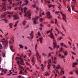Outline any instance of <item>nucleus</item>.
<instances>
[{
	"mask_svg": "<svg viewBox=\"0 0 78 78\" xmlns=\"http://www.w3.org/2000/svg\"><path fill=\"white\" fill-rule=\"evenodd\" d=\"M49 36H50V37H51L52 39H53L54 41H53V44L54 45L53 48L55 49V48L56 47V42H55V40H54V36H53L52 32L49 35Z\"/></svg>",
	"mask_w": 78,
	"mask_h": 78,
	"instance_id": "1",
	"label": "nucleus"
},
{
	"mask_svg": "<svg viewBox=\"0 0 78 78\" xmlns=\"http://www.w3.org/2000/svg\"><path fill=\"white\" fill-rule=\"evenodd\" d=\"M60 13L62 14L63 18L62 19L63 20H64L65 22H67V18H66V15L62 13V12H60Z\"/></svg>",
	"mask_w": 78,
	"mask_h": 78,
	"instance_id": "2",
	"label": "nucleus"
},
{
	"mask_svg": "<svg viewBox=\"0 0 78 78\" xmlns=\"http://www.w3.org/2000/svg\"><path fill=\"white\" fill-rule=\"evenodd\" d=\"M46 15L47 16V18L48 19L52 17L51 15H50V12H49L46 13Z\"/></svg>",
	"mask_w": 78,
	"mask_h": 78,
	"instance_id": "3",
	"label": "nucleus"
},
{
	"mask_svg": "<svg viewBox=\"0 0 78 78\" xmlns=\"http://www.w3.org/2000/svg\"><path fill=\"white\" fill-rule=\"evenodd\" d=\"M39 17H40L39 16H37L35 18H34L32 19V20H34L33 22L35 24H36V23H36V20H37V19H38V18H39Z\"/></svg>",
	"mask_w": 78,
	"mask_h": 78,
	"instance_id": "4",
	"label": "nucleus"
},
{
	"mask_svg": "<svg viewBox=\"0 0 78 78\" xmlns=\"http://www.w3.org/2000/svg\"><path fill=\"white\" fill-rule=\"evenodd\" d=\"M25 2H26V3H24V4H23L22 6H24V5H28V1L27 0H24Z\"/></svg>",
	"mask_w": 78,
	"mask_h": 78,
	"instance_id": "5",
	"label": "nucleus"
},
{
	"mask_svg": "<svg viewBox=\"0 0 78 78\" xmlns=\"http://www.w3.org/2000/svg\"><path fill=\"white\" fill-rule=\"evenodd\" d=\"M31 33L30 34V36L31 39H32L33 38V31H31Z\"/></svg>",
	"mask_w": 78,
	"mask_h": 78,
	"instance_id": "6",
	"label": "nucleus"
},
{
	"mask_svg": "<svg viewBox=\"0 0 78 78\" xmlns=\"http://www.w3.org/2000/svg\"><path fill=\"white\" fill-rule=\"evenodd\" d=\"M27 14L28 15V16L29 17L28 19H29L30 20L31 19V17H30V16H31V13L30 12H27Z\"/></svg>",
	"mask_w": 78,
	"mask_h": 78,
	"instance_id": "7",
	"label": "nucleus"
},
{
	"mask_svg": "<svg viewBox=\"0 0 78 78\" xmlns=\"http://www.w3.org/2000/svg\"><path fill=\"white\" fill-rule=\"evenodd\" d=\"M77 64H78V63H77V62L73 63V67H76V66H75L77 65Z\"/></svg>",
	"mask_w": 78,
	"mask_h": 78,
	"instance_id": "8",
	"label": "nucleus"
},
{
	"mask_svg": "<svg viewBox=\"0 0 78 78\" xmlns=\"http://www.w3.org/2000/svg\"><path fill=\"white\" fill-rule=\"evenodd\" d=\"M13 17H14L15 19L17 20L19 19V17H17V16L16 15H15L13 16Z\"/></svg>",
	"mask_w": 78,
	"mask_h": 78,
	"instance_id": "9",
	"label": "nucleus"
},
{
	"mask_svg": "<svg viewBox=\"0 0 78 78\" xmlns=\"http://www.w3.org/2000/svg\"><path fill=\"white\" fill-rule=\"evenodd\" d=\"M26 23H27V21L26 20H24L22 22V24L23 26H25L26 25Z\"/></svg>",
	"mask_w": 78,
	"mask_h": 78,
	"instance_id": "10",
	"label": "nucleus"
},
{
	"mask_svg": "<svg viewBox=\"0 0 78 78\" xmlns=\"http://www.w3.org/2000/svg\"><path fill=\"white\" fill-rule=\"evenodd\" d=\"M42 40H43V37H41V38L40 37L39 41H40V42L41 44H42Z\"/></svg>",
	"mask_w": 78,
	"mask_h": 78,
	"instance_id": "11",
	"label": "nucleus"
},
{
	"mask_svg": "<svg viewBox=\"0 0 78 78\" xmlns=\"http://www.w3.org/2000/svg\"><path fill=\"white\" fill-rule=\"evenodd\" d=\"M9 26L10 28H12V24L11 23H9Z\"/></svg>",
	"mask_w": 78,
	"mask_h": 78,
	"instance_id": "12",
	"label": "nucleus"
},
{
	"mask_svg": "<svg viewBox=\"0 0 78 78\" xmlns=\"http://www.w3.org/2000/svg\"><path fill=\"white\" fill-rule=\"evenodd\" d=\"M6 13L8 14H13V12H9L7 11L6 12Z\"/></svg>",
	"mask_w": 78,
	"mask_h": 78,
	"instance_id": "13",
	"label": "nucleus"
},
{
	"mask_svg": "<svg viewBox=\"0 0 78 78\" xmlns=\"http://www.w3.org/2000/svg\"><path fill=\"white\" fill-rule=\"evenodd\" d=\"M4 15H2L1 16V19H2L3 17H5L6 16V12H4Z\"/></svg>",
	"mask_w": 78,
	"mask_h": 78,
	"instance_id": "14",
	"label": "nucleus"
},
{
	"mask_svg": "<svg viewBox=\"0 0 78 78\" xmlns=\"http://www.w3.org/2000/svg\"><path fill=\"white\" fill-rule=\"evenodd\" d=\"M65 70H64L63 71H61V72H60V73L61 74V75H62V74H63V75H64V73H65Z\"/></svg>",
	"mask_w": 78,
	"mask_h": 78,
	"instance_id": "15",
	"label": "nucleus"
},
{
	"mask_svg": "<svg viewBox=\"0 0 78 78\" xmlns=\"http://www.w3.org/2000/svg\"><path fill=\"white\" fill-rule=\"evenodd\" d=\"M4 20V21H5V23H7V22H8V20L5 18L4 19L2 20Z\"/></svg>",
	"mask_w": 78,
	"mask_h": 78,
	"instance_id": "16",
	"label": "nucleus"
},
{
	"mask_svg": "<svg viewBox=\"0 0 78 78\" xmlns=\"http://www.w3.org/2000/svg\"><path fill=\"white\" fill-rule=\"evenodd\" d=\"M28 9V8L27 7H25L24 9V13H26V11Z\"/></svg>",
	"mask_w": 78,
	"mask_h": 78,
	"instance_id": "17",
	"label": "nucleus"
},
{
	"mask_svg": "<svg viewBox=\"0 0 78 78\" xmlns=\"http://www.w3.org/2000/svg\"><path fill=\"white\" fill-rule=\"evenodd\" d=\"M12 48H13V46H11L10 47V50L12 51V52H14V51L12 50Z\"/></svg>",
	"mask_w": 78,
	"mask_h": 78,
	"instance_id": "18",
	"label": "nucleus"
},
{
	"mask_svg": "<svg viewBox=\"0 0 78 78\" xmlns=\"http://www.w3.org/2000/svg\"><path fill=\"white\" fill-rule=\"evenodd\" d=\"M2 9H4V11H6V7H5V6L3 5Z\"/></svg>",
	"mask_w": 78,
	"mask_h": 78,
	"instance_id": "19",
	"label": "nucleus"
},
{
	"mask_svg": "<svg viewBox=\"0 0 78 78\" xmlns=\"http://www.w3.org/2000/svg\"><path fill=\"white\" fill-rule=\"evenodd\" d=\"M63 53H64V55H67V51H66L65 52L63 51Z\"/></svg>",
	"mask_w": 78,
	"mask_h": 78,
	"instance_id": "20",
	"label": "nucleus"
},
{
	"mask_svg": "<svg viewBox=\"0 0 78 78\" xmlns=\"http://www.w3.org/2000/svg\"><path fill=\"white\" fill-rule=\"evenodd\" d=\"M8 44V42L7 41H6V42L5 41V43H4V44H4L6 46V45H7Z\"/></svg>",
	"mask_w": 78,
	"mask_h": 78,
	"instance_id": "21",
	"label": "nucleus"
},
{
	"mask_svg": "<svg viewBox=\"0 0 78 78\" xmlns=\"http://www.w3.org/2000/svg\"><path fill=\"white\" fill-rule=\"evenodd\" d=\"M1 66H0V70H2V72H4V71H5V69H3L2 68H1Z\"/></svg>",
	"mask_w": 78,
	"mask_h": 78,
	"instance_id": "22",
	"label": "nucleus"
},
{
	"mask_svg": "<svg viewBox=\"0 0 78 78\" xmlns=\"http://www.w3.org/2000/svg\"><path fill=\"white\" fill-rule=\"evenodd\" d=\"M35 52L36 53V55H37V57H38V56H39L40 55H39V54H38V53H37V51H35Z\"/></svg>",
	"mask_w": 78,
	"mask_h": 78,
	"instance_id": "23",
	"label": "nucleus"
},
{
	"mask_svg": "<svg viewBox=\"0 0 78 78\" xmlns=\"http://www.w3.org/2000/svg\"><path fill=\"white\" fill-rule=\"evenodd\" d=\"M19 46L20 47V48H23V46L21 44H19Z\"/></svg>",
	"mask_w": 78,
	"mask_h": 78,
	"instance_id": "24",
	"label": "nucleus"
},
{
	"mask_svg": "<svg viewBox=\"0 0 78 78\" xmlns=\"http://www.w3.org/2000/svg\"><path fill=\"white\" fill-rule=\"evenodd\" d=\"M71 7H72V9H73V10H74V8H75V5H73V6L72 5Z\"/></svg>",
	"mask_w": 78,
	"mask_h": 78,
	"instance_id": "25",
	"label": "nucleus"
},
{
	"mask_svg": "<svg viewBox=\"0 0 78 78\" xmlns=\"http://www.w3.org/2000/svg\"><path fill=\"white\" fill-rule=\"evenodd\" d=\"M18 65H19V67H20V68L22 69H23V67L21 66H20V65H19V64H18Z\"/></svg>",
	"mask_w": 78,
	"mask_h": 78,
	"instance_id": "26",
	"label": "nucleus"
},
{
	"mask_svg": "<svg viewBox=\"0 0 78 78\" xmlns=\"http://www.w3.org/2000/svg\"><path fill=\"white\" fill-rule=\"evenodd\" d=\"M20 75H21V74H23V72H22V71L21 70H20Z\"/></svg>",
	"mask_w": 78,
	"mask_h": 78,
	"instance_id": "27",
	"label": "nucleus"
},
{
	"mask_svg": "<svg viewBox=\"0 0 78 78\" xmlns=\"http://www.w3.org/2000/svg\"><path fill=\"white\" fill-rule=\"evenodd\" d=\"M21 57H22V56L21 55L20 57L18 58V59H20V61L23 60V59H22V58H21Z\"/></svg>",
	"mask_w": 78,
	"mask_h": 78,
	"instance_id": "28",
	"label": "nucleus"
},
{
	"mask_svg": "<svg viewBox=\"0 0 78 78\" xmlns=\"http://www.w3.org/2000/svg\"><path fill=\"white\" fill-rule=\"evenodd\" d=\"M48 57H49V56L51 57V52H50L48 55Z\"/></svg>",
	"mask_w": 78,
	"mask_h": 78,
	"instance_id": "29",
	"label": "nucleus"
},
{
	"mask_svg": "<svg viewBox=\"0 0 78 78\" xmlns=\"http://www.w3.org/2000/svg\"><path fill=\"white\" fill-rule=\"evenodd\" d=\"M57 67L59 69H61V67H60V65H58L57 66Z\"/></svg>",
	"mask_w": 78,
	"mask_h": 78,
	"instance_id": "30",
	"label": "nucleus"
},
{
	"mask_svg": "<svg viewBox=\"0 0 78 78\" xmlns=\"http://www.w3.org/2000/svg\"><path fill=\"white\" fill-rule=\"evenodd\" d=\"M37 44H36L35 46V51H37Z\"/></svg>",
	"mask_w": 78,
	"mask_h": 78,
	"instance_id": "31",
	"label": "nucleus"
},
{
	"mask_svg": "<svg viewBox=\"0 0 78 78\" xmlns=\"http://www.w3.org/2000/svg\"><path fill=\"white\" fill-rule=\"evenodd\" d=\"M42 55L44 56H47V55H46V54H45V53H42Z\"/></svg>",
	"mask_w": 78,
	"mask_h": 78,
	"instance_id": "32",
	"label": "nucleus"
},
{
	"mask_svg": "<svg viewBox=\"0 0 78 78\" xmlns=\"http://www.w3.org/2000/svg\"><path fill=\"white\" fill-rule=\"evenodd\" d=\"M41 66H42V67H41V69H44V65H43V64H42Z\"/></svg>",
	"mask_w": 78,
	"mask_h": 78,
	"instance_id": "33",
	"label": "nucleus"
},
{
	"mask_svg": "<svg viewBox=\"0 0 78 78\" xmlns=\"http://www.w3.org/2000/svg\"><path fill=\"white\" fill-rule=\"evenodd\" d=\"M67 8H68V10L69 11V12H71V10H70V8L69 7V8L68 7H67Z\"/></svg>",
	"mask_w": 78,
	"mask_h": 78,
	"instance_id": "34",
	"label": "nucleus"
},
{
	"mask_svg": "<svg viewBox=\"0 0 78 78\" xmlns=\"http://www.w3.org/2000/svg\"><path fill=\"white\" fill-rule=\"evenodd\" d=\"M2 48H3L2 45V44H0V49H2Z\"/></svg>",
	"mask_w": 78,
	"mask_h": 78,
	"instance_id": "35",
	"label": "nucleus"
},
{
	"mask_svg": "<svg viewBox=\"0 0 78 78\" xmlns=\"http://www.w3.org/2000/svg\"><path fill=\"white\" fill-rule=\"evenodd\" d=\"M50 32H51V30H49L46 33L47 34H48L49 33H50Z\"/></svg>",
	"mask_w": 78,
	"mask_h": 78,
	"instance_id": "36",
	"label": "nucleus"
},
{
	"mask_svg": "<svg viewBox=\"0 0 78 78\" xmlns=\"http://www.w3.org/2000/svg\"><path fill=\"white\" fill-rule=\"evenodd\" d=\"M51 59L49 60V62H48V64H50L51 63Z\"/></svg>",
	"mask_w": 78,
	"mask_h": 78,
	"instance_id": "37",
	"label": "nucleus"
},
{
	"mask_svg": "<svg viewBox=\"0 0 78 78\" xmlns=\"http://www.w3.org/2000/svg\"><path fill=\"white\" fill-rule=\"evenodd\" d=\"M1 42H2V44H3L5 42V41H1Z\"/></svg>",
	"mask_w": 78,
	"mask_h": 78,
	"instance_id": "38",
	"label": "nucleus"
},
{
	"mask_svg": "<svg viewBox=\"0 0 78 78\" xmlns=\"http://www.w3.org/2000/svg\"><path fill=\"white\" fill-rule=\"evenodd\" d=\"M58 39L59 40H61V39H62V37H59V38H58Z\"/></svg>",
	"mask_w": 78,
	"mask_h": 78,
	"instance_id": "39",
	"label": "nucleus"
},
{
	"mask_svg": "<svg viewBox=\"0 0 78 78\" xmlns=\"http://www.w3.org/2000/svg\"><path fill=\"white\" fill-rule=\"evenodd\" d=\"M23 8H21V11L22 12H23Z\"/></svg>",
	"mask_w": 78,
	"mask_h": 78,
	"instance_id": "40",
	"label": "nucleus"
},
{
	"mask_svg": "<svg viewBox=\"0 0 78 78\" xmlns=\"http://www.w3.org/2000/svg\"><path fill=\"white\" fill-rule=\"evenodd\" d=\"M5 54L4 53H3V55H2V56L3 57H5Z\"/></svg>",
	"mask_w": 78,
	"mask_h": 78,
	"instance_id": "41",
	"label": "nucleus"
},
{
	"mask_svg": "<svg viewBox=\"0 0 78 78\" xmlns=\"http://www.w3.org/2000/svg\"><path fill=\"white\" fill-rule=\"evenodd\" d=\"M40 20L41 22H42L43 20V19L42 18H40Z\"/></svg>",
	"mask_w": 78,
	"mask_h": 78,
	"instance_id": "42",
	"label": "nucleus"
},
{
	"mask_svg": "<svg viewBox=\"0 0 78 78\" xmlns=\"http://www.w3.org/2000/svg\"><path fill=\"white\" fill-rule=\"evenodd\" d=\"M40 27H44V25H42V24H40Z\"/></svg>",
	"mask_w": 78,
	"mask_h": 78,
	"instance_id": "43",
	"label": "nucleus"
},
{
	"mask_svg": "<svg viewBox=\"0 0 78 78\" xmlns=\"http://www.w3.org/2000/svg\"><path fill=\"white\" fill-rule=\"evenodd\" d=\"M49 48H50V49L51 50H53V48H51V47H49Z\"/></svg>",
	"mask_w": 78,
	"mask_h": 78,
	"instance_id": "44",
	"label": "nucleus"
},
{
	"mask_svg": "<svg viewBox=\"0 0 78 78\" xmlns=\"http://www.w3.org/2000/svg\"><path fill=\"white\" fill-rule=\"evenodd\" d=\"M6 71H8V70L7 69H5L4 71V73H6Z\"/></svg>",
	"mask_w": 78,
	"mask_h": 78,
	"instance_id": "45",
	"label": "nucleus"
},
{
	"mask_svg": "<svg viewBox=\"0 0 78 78\" xmlns=\"http://www.w3.org/2000/svg\"><path fill=\"white\" fill-rule=\"evenodd\" d=\"M48 8H51V5H48Z\"/></svg>",
	"mask_w": 78,
	"mask_h": 78,
	"instance_id": "46",
	"label": "nucleus"
},
{
	"mask_svg": "<svg viewBox=\"0 0 78 78\" xmlns=\"http://www.w3.org/2000/svg\"><path fill=\"white\" fill-rule=\"evenodd\" d=\"M55 23L56 24V23H57V20L56 19H55Z\"/></svg>",
	"mask_w": 78,
	"mask_h": 78,
	"instance_id": "47",
	"label": "nucleus"
},
{
	"mask_svg": "<svg viewBox=\"0 0 78 78\" xmlns=\"http://www.w3.org/2000/svg\"><path fill=\"white\" fill-rule=\"evenodd\" d=\"M72 1H73V3H75V2H76V0H71Z\"/></svg>",
	"mask_w": 78,
	"mask_h": 78,
	"instance_id": "48",
	"label": "nucleus"
},
{
	"mask_svg": "<svg viewBox=\"0 0 78 78\" xmlns=\"http://www.w3.org/2000/svg\"><path fill=\"white\" fill-rule=\"evenodd\" d=\"M17 24H16L15 23V25H14V27H17Z\"/></svg>",
	"mask_w": 78,
	"mask_h": 78,
	"instance_id": "49",
	"label": "nucleus"
},
{
	"mask_svg": "<svg viewBox=\"0 0 78 78\" xmlns=\"http://www.w3.org/2000/svg\"><path fill=\"white\" fill-rule=\"evenodd\" d=\"M63 47H65V48H67V46L65 45H63Z\"/></svg>",
	"mask_w": 78,
	"mask_h": 78,
	"instance_id": "50",
	"label": "nucleus"
},
{
	"mask_svg": "<svg viewBox=\"0 0 78 78\" xmlns=\"http://www.w3.org/2000/svg\"><path fill=\"white\" fill-rule=\"evenodd\" d=\"M26 63L27 64V66L30 65V64H29L28 63V62H26Z\"/></svg>",
	"mask_w": 78,
	"mask_h": 78,
	"instance_id": "51",
	"label": "nucleus"
},
{
	"mask_svg": "<svg viewBox=\"0 0 78 78\" xmlns=\"http://www.w3.org/2000/svg\"><path fill=\"white\" fill-rule=\"evenodd\" d=\"M72 54H73V55H76V54L75 53V52H72Z\"/></svg>",
	"mask_w": 78,
	"mask_h": 78,
	"instance_id": "52",
	"label": "nucleus"
},
{
	"mask_svg": "<svg viewBox=\"0 0 78 78\" xmlns=\"http://www.w3.org/2000/svg\"><path fill=\"white\" fill-rule=\"evenodd\" d=\"M69 74H70L71 75H72V74H73V73L72 72H71L69 73Z\"/></svg>",
	"mask_w": 78,
	"mask_h": 78,
	"instance_id": "53",
	"label": "nucleus"
},
{
	"mask_svg": "<svg viewBox=\"0 0 78 78\" xmlns=\"http://www.w3.org/2000/svg\"><path fill=\"white\" fill-rule=\"evenodd\" d=\"M57 44L56 45V48H59V46H58V45L57 46H56Z\"/></svg>",
	"mask_w": 78,
	"mask_h": 78,
	"instance_id": "54",
	"label": "nucleus"
},
{
	"mask_svg": "<svg viewBox=\"0 0 78 78\" xmlns=\"http://www.w3.org/2000/svg\"><path fill=\"white\" fill-rule=\"evenodd\" d=\"M54 60H55V61L56 60V59H56V57H54Z\"/></svg>",
	"mask_w": 78,
	"mask_h": 78,
	"instance_id": "55",
	"label": "nucleus"
},
{
	"mask_svg": "<svg viewBox=\"0 0 78 78\" xmlns=\"http://www.w3.org/2000/svg\"><path fill=\"white\" fill-rule=\"evenodd\" d=\"M17 63H18V64H20V62H19V60H18Z\"/></svg>",
	"mask_w": 78,
	"mask_h": 78,
	"instance_id": "56",
	"label": "nucleus"
},
{
	"mask_svg": "<svg viewBox=\"0 0 78 78\" xmlns=\"http://www.w3.org/2000/svg\"><path fill=\"white\" fill-rule=\"evenodd\" d=\"M60 6H61V5H59V6H58V8H59V9H60V8H61V7Z\"/></svg>",
	"mask_w": 78,
	"mask_h": 78,
	"instance_id": "57",
	"label": "nucleus"
},
{
	"mask_svg": "<svg viewBox=\"0 0 78 78\" xmlns=\"http://www.w3.org/2000/svg\"><path fill=\"white\" fill-rule=\"evenodd\" d=\"M24 49H26V50H27V49H28V48H27V47H26V46H25Z\"/></svg>",
	"mask_w": 78,
	"mask_h": 78,
	"instance_id": "58",
	"label": "nucleus"
},
{
	"mask_svg": "<svg viewBox=\"0 0 78 78\" xmlns=\"http://www.w3.org/2000/svg\"><path fill=\"white\" fill-rule=\"evenodd\" d=\"M20 65H22L23 66L24 65V64H23V63H20Z\"/></svg>",
	"mask_w": 78,
	"mask_h": 78,
	"instance_id": "59",
	"label": "nucleus"
},
{
	"mask_svg": "<svg viewBox=\"0 0 78 78\" xmlns=\"http://www.w3.org/2000/svg\"><path fill=\"white\" fill-rule=\"evenodd\" d=\"M26 69H27V70H28L29 71H30V69H29L28 68H27Z\"/></svg>",
	"mask_w": 78,
	"mask_h": 78,
	"instance_id": "60",
	"label": "nucleus"
},
{
	"mask_svg": "<svg viewBox=\"0 0 78 78\" xmlns=\"http://www.w3.org/2000/svg\"><path fill=\"white\" fill-rule=\"evenodd\" d=\"M21 61H20V62H21V63H23V60H21Z\"/></svg>",
	"mask_w": 78,
	"mask_h": 78,
	"instance_id": "61",
	"label": "nucleus"
},
{
	"mask_svg": "<svg viewBox=\"0 0 78 78\" xmlns=\"http://www.w3.org/2000/svg\"><path fill=\"white\" fill-rule=\"evenodd\" d=\"M47 2L48 3V4H49L50 3H51V2H49L48 1Z\"/></svg>",
	"mask_w": 78,
	"mask_h": 78,
	"instance_id": "62",
	"label": "nucleus"
},
{
	"mask_svg": "<svg viewBox=\"0 0 78 78\" xmlns=\"http://www.w3.org/2000/svg\"><path fill=\"white\" fill-rule=\"evenodd\" d=\"M51 23H54V21H53L52 20L51 22Z\"/></svg>",
	"mask_w": 78,
	"mask_h": 78,
	"instance_id": "63",
	"label": "nucleus"
},
{
	"mask_svg": "<svg viewBox=\"0 0 78 78\" xmlns=\"http://www.w3.org/2000/svg\"><path fill=\"white\" fill-rule=\"evenodd\" d=\"M18 78H21V76H19L18 77Z\"/></svg>",
	"mask_w": 78,
	"mask_h": 78,
	"instance_id": "64",
	"label": "nucleus"
}]
</instances>
